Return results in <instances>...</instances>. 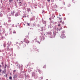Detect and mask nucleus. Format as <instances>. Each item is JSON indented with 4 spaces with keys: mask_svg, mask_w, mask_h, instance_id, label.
<instances>
[{
    "mask_svg": "<svg viewBox=\"0 0 80 80\" xmlns=\"http://www.w3.org/2000/svg\"><path fill=\"white\" fill-rule=\"evenodd\" d=\"M61 38H65V32H62L61 33Z\"/></svg>",
    "mask_w": 80,
    "mask_h": 80,
    "instance_id": "1",
    "label": "nucleus"
},
{
    "mask_svg": "<svg viewBox=\"0 0 80 80\" xmlns=\"http://www.w3.org/2000/svg\"><path fill=\"white\" fill-rule=\"evenodd\" d=\"M40 37L41 38V40L43 41V40H44V39H45V37H44V36L43 35H41L40 36Z\"/></svg>",
    "mask_w": 80,
    "mask_h": 80,
    "instance_id": "2",
    "label": "nucleus"
},
{
    "mask_svg": "<svg viewBox=\"0 0 80 80\" xmlns=\"http://www.w3.org/2000/svg\"><path fill=\"white\" fill-rule=\"evenodd\" d=\"M58 26L59 27H61L59 29V30H62V24H60V23L58 24Z\"/></svg>",
    "mask_w": 80,
    "mask_h": 80,
    "instance_id": "3",
    "label": "nucleus"
},
{
    "mask_svg": "<svg viewBox=\"0 0 80 80\" xmlns=\"http://www.w3.org/2000/svg\"><path fill=\"white\" fill-rule=\"evenodd\" d=\"M24 41L26 42V43H29L30 42L28 41V40L26 39V38H25L24 39Z\"/></svg>",
    "mask_w": 80,
    "mask_h": 80,
    "instance_id": "4",
    "label": "nucleus"
},
{
    "mask_svg": "<svg viewBox=\"0 0 80 80\" xmlns=\"http://www.w3.org/2000/svg\"><path fill=\"white\" fill-rule=\"evenodd\" d=\"M6 73V69H5L2 72V74H5V73Z\"/></svg>",
    "mask_w": 80,
    "mask_h": 80,
    "instance_id": "5",
    "label": "nucleus"
},
{
    "mask_svg": "<svg viewBox=\"0 0 80 80\" xmlns=\"http://www.w3.org/2000/svg\"><path fill=\"white\" fill-rule=\"evenodd\" d=\"M14 13H15V12H14V11L12 12L11 14H12V15H14Z\"/></svg>",
    "mask_w": 80,
    "mask_h": 80,
    "instance_id": "6",
    "label": "nucleus"
},
{
    "mask_svg": "<svg viewBox=\"0 0 80 80\" xmlns=\"http://www.w3.org/2000/svg\"><path fill=\"white\" fill-rule=\"evenodd\" d=\"M43 68H46V64H45L44 65L43 67Z\"/></svg>",
    "mask_w": 80,
    "mask_h": 80,
    "instance_id": "7",
    "label": "nucleus"
},
{
    "mask_svg": "<svg viewBox=\"0 0 80 80\" xmlns=\"http://www.w3.org/2000/svg\"><path fill=\"white\" fill-rule=\"evenodd\" d=\"M12 1H13V0H9V2H10V3H11V2H12Z\"/></svg>",
    "mask_w": 80,
    "mask_h": 80,
    "instance_id": "8",
    "label": "nucleus"
},
{
    "mask_svg": "<svg viewBox=\"0 0 80 80\" xmlns=\"http://www.w3.org/2000/svg\"><path fill=\"white\" fill-rule=\"evenodd\" d=\"M59 20H60V22H62V19H61V18H59Z\"/></svg>",
    "mask_w": 80,
    "mask_h": 80,
    "instance_id": "9",
    "label": "nucleus"
},
{
    "mask_svg": "<svg viewBox=\"0 0 80 80\" xmlns=\"http://www.w3.org/2000/svg\"><path fill=\"white\" fill-rule=\"evenodd\" d=\"M30 63H29L28 65H27V67H28V66H30Z\"/></svg>",
    "mask_w": 80,
    "mask_h": 80,
    "instance_id": "10",
    "label": "nucleus"
},
{
    "mask_svg": "<svg viewBox=\"0 0 80 80\" xmlns=\"http://www.w3.org/2000/svg\"><path fill=\"white\" fill-rule=\"evenodd\" d=\"M38 71L40 73H42V71H41L40 70H39Z\"/></svg>",
    "mask_w": 80,
    "mask_h": 80,
    "instance_id": "11",
    "label": "nucleus"
},
{
    "mask_svg": "<svg viewBox=\"0 0 80 80\" xmlns=\"http://www.w3.org/2000/svg\"><path fill=\"white\" fill-rule=\"evenodd\" d=\"M9 79H10V80H12V77L10 76L9 77Z\"/></svg>",
    "mask_w": 80,
    "mask_h": 80,
    "instance_id": "12",
    "label": "nucleus"
},
{
    "mask_svg": "<svg viewBox=\"0 0 80 80\" xmlns=\"http://www.w3.org/2000/svg\"><path fill=\"white\" fill-rule=\"evenodd\" d=\"M13 33H15H15H16V31H14L13 32Z\"/></svg>",
    "mask_w": 80,
    "mask_h": 80,
    "instance_id": "13",
    "label": "nucleus"
},
{
    "mask_svg": "<svg viewBox=\"0 0 80 80\" xmlns=\"http://www.w3.org/2000/svg\"><path fill=\"white\" fill-rule=\"evenodd\" d=\"M71 5L70 4H69L68 6V7H71Z\"/></svg>",
    "mask_w": 80,
    "mask_h": 80,
    "instance_id": "14",
    "label": "nucleus"
},
{
    "mask_svg": "<svg viewBox=\"0 0 80 80\" xmlns=\"http://www.w3.org/2000/svg\"><path fill=\"white\" fill-rule=\"evenodd\" d=\"M12 22V20H11L10 19L8 21V22Z\"/></svg>",
    "mask_w": 80,
    "mask_h": 80,
    "instance_id": "15",
    "label": "nucleus"
},
{
    "mask_svg": "<svg viewBox=\"0 0 80 80\" xmlns=\"http://www.w3.org/2000/svg\"><path fill=\"white\" fill-rule=\"evenodd\" d=\"M7 67V65L6 64H5V68H6Z\"/></svg>",
    "mask_w": 80,
    "mask_h": 80,
    "instance_id": "16",
    "label": "nucleus"
},
{
    "mask_svg": "<svg viewBox=\"0 0 80 80\" xmlns=\"http://www.w3.org/2000/svg\"><path fill=\"white\" fill-rule=\"evenodd\" d=\"M14 76L16 78L17 77V75L15 74V75H14Z\"/></svg>",
    "mask_w": 80,
    "mask_h": 80,
    "instance_id": "17",
    "label": "nucleus"
},
{
    "mask_svg": "<svg viewBox=\"0 0 80 80\" xmlns=\"http://www.w3.org/2000/svg\"><path fill=\"white\" fill-rule=\"evenodd\" d=\"M27 25L28 26H30V24L29 23H27Z\"/></svg>",
    "mask_w": 80,
    "mask_h": 80,
    "instance_id": "18",
    "label": "nucleus"
},
{
    "mask_svg": "<svg viewBox=\"0 0 80 80\" xmlns=\"http://www.w3.org/2000/svg\"><path fill=\"white\" fill-rule=\"evenodd\" d=\"M24 47H26V44H25L23 46Z\"/></svg>",
    "mask_w": 80,
    "mask_h": 80,
    "instance_id": "19",
    "label": "nucleus"
},
{
    "mask_svg": "<svg viewBox=\"0 0 80 80\" xmlns=\"http://www.w3.org/2000/svg\"><path fill=\"white\" fill-rule=\"evenodd\" d=\"M13 78L14 79H15V78H16V77H15V76H14V77H13Z\"/></svg>",
    "mask_w": 80,
    "mask_h": 80,
    "instance_id": "20",
    "label": "nucleus"
},
{
    "mask_svg": "<svg viewBox=\"0 0 80 80\" xmlns=\"http://www.w3.org/2000/svg\"><path fill=\"white\" fill-rule=\"evenodd\" d=\"M49 20H52V18H49Z\"/></svg>",
    "mask_w": 80,
    "mask_h": 80,
    "instance_id": "21",
    "label": "nucleus"
},
{
    "mask_svg": "<svg viewBox=\"0 0 80 80\" xmlns=\"http://www.w3.org/2000/svg\"><path fill=\"white\" fill-rule=\"evenodd\" d=\"M50 0H48V2H50Z\"/></svg>",
    "mask_w": 80,
    "mask_h": 80,
    "instance_id": "22",
    "label": "nucleus"
},
{
    "mask_svg": "<svg viewBox=\"0 0 80 80\" xmlns=\"http://www.w3.org/2000/svg\"><path fill=\"white\" fill-rule=\"evenodd\" d=\"M2 65H3V62H2Z\"/></svg>",
    "mask_w": 80,
    "mask_h": 80,
    "instance_id": "23",
    "label": "nucleus"
},
{
    "mask_svg": "<svg viewBox=\"0 0 80 80\" xmlns=\"http://www.w3.org/2000/svg\"><path fill=\"white\" fill-rule=\"evenodd\" d=\"M6 77H7V74H6Z\"/></svg>",
    "mask_w": 80,
    "mask_h": 80,
    "instance_id": "24",
    "label": "nucleus"
},
{
    "mask_svg": "<svg viewBox=\"0 0 80 80\" xmlns=\"http://www.w3.org/2000/svg\"><path fill=\"white\" fill-rule=\"evenodd\" d=\"M19 3H21V2H19Z\"/></svg>",
    "mask_w": 80,
    "mask_h": 80,
    "instance_id": "25",
    "label": "nucleus"
},
{
    "mask_svg": "<svg viewBox=\"0 0 80 80\" xmlns=\"http://www.w3.org/2000/svg\"><path fill=\"white\" fill-rule=\"evenodd\" d=\"M55 6H56V7H57V6H56V5H55Z\"/></svg>",
    "mask_w": 80,
    "mask_h": 80,
    "instance_id": "26",
    "label": "nucleus"
},
{
    "mask_svg": "<svg viewBox=\"0 0 80 80\" xmlns=\"http://www.w3.org/2000/svg\"><path fill=\"white\" fill-rule=\"evenodd\" d=\"M14 72H16V70H15L14 71Z\"/></svg>",
    "mask_w": 80,
    "mask_h": 80,
    "instance_id": "27",
    "label": "nucleus"
},
{
    "mask_svg": "<svg viewBox=\"0 0 80 80\" xmlns=\"http://www.w3.org/2000/svg\"><path fill=\"white\" fill-rule=\"evenodd\" d=\"M8 10H10V8H8Z\"/></svg>",
    "mask_w": 80,
    "mask_h": 80,
    "instance_id": "28",
    "label": "nucleus"
},
{
    "mask_svg": "<svg viewBox=\"0 0 80 80\" xmlns=\"http://www.w3.org/2000/svg\"><path fill=\"white\" fill-rule=\"evenodd\" d=\"M62 23H63V24H64V22H63Z\"/></svg>",
    "mask_w": 80,
    "mask_h": 80,
    "instance_id": "29",
    "label": "nucleus"
},
{
    "mask_svg": "<svg viewBox=\"0 0 80 80\" xmlns=\"http://www.w3.org/2000/svg\"><path fill=\"white\" fill-rule=\"evenodd\" d=\"M64 5H65V2H64Z\"/></svg>",
    "mask_w": 80,
    "mask_h": 80,
    "instance_id": "30",
    "label": "nucleus"
},
{
    "mask_svg": "<svg viewBox=\"0 0 80 80\" xmlns=\"http://www.w3.org/2000/svg\"><path fill=\"white\" fill-rule=\"evenodd\" d=\"M4 77H5V75H4Z\"/></svg>",
    "mask_w": 80,
    "mask_h": 80,
    "instance_id": "31",
    "label": "nucleus"
},
{
    "mask_svg": "<svg viewBox=\"0 0 80 80\" xmlns=\"http://www.w3.org/2000/svg\"><path fill=\"white\" fill-rule=\"evenodd\" d=\"M2 38H3V37H2Z\"/></svg>",
    "mask_w": 80,
    "mask_h": 80,
    "instance_id": "32",
    "label": "nucleus"
},
{
    "mask_svg": "<svg viewBox=\"0 0 80 80\" xmlns=\"http://www.w3.org/2000/svg\"><path fill=\"white\" fill-rule=\"evenodd\" d=\"M0 67H1V65L0 66Z\"/></svg>",
    "mask_w": 80,
    "mask_h": 80,
    "instance_id": "33",
    "label": "nucleus"
}]
</instances>
